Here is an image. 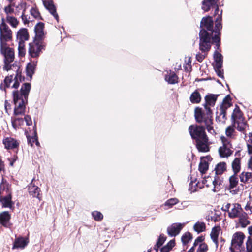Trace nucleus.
I'll return each mask as SVG.
<instances>
[{"label":"nucleus","instance_id":"f257e3e1","mask_svg":"<svg viewBox=\"0 0 252 252\" xmlns=\"http://www.w3.org/2000/svg\"><path fill=\"white\" fill-rule=\"evenodd\" d=\"M221 17L219 15L216 19L215 27L213 28V20L211 16L202 18L201 24V30L199 33V49L202 51H209L211 46V41L215 43L217 50L220 48V31L222 28Z\"/></svg>","mask_w":252,"mask_h":252},{"label":"nucleus","instance_id":"f03ea898","mask_svg":"<svg viewBox=\"0 0 252 252\" xmlns=\"http://www.w3.org/2000/svg\"><path fill=\"white\" fill-rule=\"evenodd\" d=\"M31 84L25 83L22 86L20 91H13V101L15 104L14 114L21 115L25 110V104L27 102L28 96L31 90Z\"/></svg>","mask_w":252,"mask_h":252},{"label":"nucleus","instance_id":"7ed1b4c3","mask_svg":"<svg viewBox=\"0 0 252 252\" xmlns=\"http://www.w3.org/2000/svg\"><path fill=\"white\" fill-rule=\"evenodd\" d=\"M195 118L197 122L204 123L209 133L211 134L215 133V130L211 126L212 119L211 110H206V112H205L201 108L197 107L195 109Z\"/></svg>","mask_w":252,"mask_h":252},{"label":"nucleus","instance_id":"20e7f679","mask_svg":"<svg viewBox=\"0 0 252 252\" xmlns=\"http://www.w3.org/2000/svg\"><path fill=\"white\" fill-rule=\"evenodd\" d=\"M21 82V73L16 70L15 73L6 77L4 82L1 84L0 88L1 90L4 91L8 88L17 89Z\"/></svg>","mask_w":252,"mask_h":252},{"label":"nucleus","instance_id":"39448f33","mask_svg":"<svg viewBox=\"0 0 252 252\" xmlns=\"http://www.w3.org/2000/svg\"><path fill=\"white\" fill-rule=\"evenodd\" d=\"M245 237L244 234L241 232H237L233 235L230 247L231 252H244L243 240Z\"/></svg>","mask_w":252,"mask_h":252},{"label":"nucleus","instance_id":"423d86ee","mask_svg":"<svg viewBox=\"0 0 252 252\" xmlns=\"http://www.w3.org/2000/svg\"><path fill=\"white\" fill-rule=\"evenodd\" d=\"M0 51L4 57V69L8 71L11 68L10 63L14 59V52L12 48L8 47L6 43L0 44Z\"/></svg>","mask_w":252,"mask_h":252},{"label":"nucleus","instance_id":"0eeeda50","mask_svg":"<svg viewBox=\"0 0 252 252\" xmlns=\"http://www.w3.org/2000/svg\"><path fill=\"white\" fill-rule=\"evenodd\" d=\"M29 39L27 30L25 28L20 29L17 33L16 41L18 43V50L20 55H23L25 53V41Z\"/></svg>","mask_w":252,"mask_h":252},{"label":"nucleus","instance_id":"6e6552de","mask_svg":"<svg viewBox=\"0 0 252 252\" xmlns=\"http://www.w3.org/2000/svg\"><path fill=\"white\" fill-rule=\"evenodd\" d=\"M12 39V32L2 19L0 24V44L6 43Z\"/></svg>","mask_w":252,"mask_h":252},{"label":"nucleus","instance_id":"1a4fd4ad","mask_svg":"<svg viewBox=\"0 0 252 252\" xmlns=\"http://www.w3.org/2000/svg\"><path fill=\"white\" fill-rule=\"evenodd\" d=\"M232 119L233 120L234 124L236 128L240 131L245 130L247 126L246 122L242 117L239 109L235 108L232 115Z\"/></svg>","mask_w":252,"mask_h":252},{"label":"nucleus","instance_id":"9d476101","mask_svg":"<svg viewBox=\"0 0 252 252\" xmlns=\"http://www.w3.org/2000/svg\"><path fill=\"white\" fill-rule=\"evenodd\" d=\"M222 209L223 211L228 212V216L231 218L238 217L244 212L241 205L236 203H227L223 205Z\"/></svg>","mask_w":252,"mask_h":252},{"label":"nucleus","instance_id":"9b49d317","mask_svg":"<svg viewBox=\"0 0 252 252\" xmlns=\"http://www.w3.org/2000/svg\"><path fill=\"white\" fill-rule=\"evenodd\" d=\"M44 43L42 40L35 39L34 40L29 44V53L32 58L38 57L42 50L44 47Z\"/></svg>","mask_w":252,"mask_h":252},{"label":"nucleus","instance_id":"f8f14e48","mask_svg":"<svg viewBox=\"0 0 252 252\" xmlns=\"http://www.w3.org/2000/svg\"><path fill=\"white\" fill-rule=\"evenodd\" d=\"M220 139L222 143V146L219 149V155L221 158H227L233 153L231 150L232 148V145L228 138L224 136H221Z\"/></svg>","mask_w":252,"mask_h":252},{"label":"nucleus","instance_id":"ddd939ff","mask_svg":"<svg viewBox=\"0 0 252 252\" xmlns=\"http://www.w3.org/2000/svg\"><path fill=\"white\" fill-rule=\"evenodd\" d=\"M189 131L192 139L195 140L207 136L205 128L202 126H197L196 125H191L189 128Z\"/></svg>","mask_w":252,"mask_h":252},{"label":"nucleus","instance_id":"4468645a","mask_svg":"<svg viewBox=\"0 0 252 252\" xmlns=\"http://www.w3.org/2000/svg\"><path fill=\"white\" fill-rule=\"evenodd\" d=\"M202 184L207 187L213 186L212 190L214 192H216L220 189L221 180L218 176H207L202 180Z\"/></svg>","mask_w":252,"mask_h":252},{"label":"nucleus","instance_id":"2eb2a0df","mask_svg":"<svg viewBox=\"0 0 252 252\" xmlns=\"http://www.w3.org/2000/svg\"><path fill=\"white\" fill-rule=\"evenodd\" d=\"M196 148L199 152H207L209 151V145L211 144L207 136L196 140Z\"/></svg>","mask_w":252,"mask_h":252},{"label":"nucleus","instance_id":"dca6fc26","mask_svg":"<svg viewBox=\"0 0 252 252\" xmlns=\"http://www.w3.org/2000/svg\"><path fill=\"white\" fill-rule=\"evenodd\" d=\"M185 225V223H174L167 228V232L171 236H175L179 234Z\"/></svg>","mask_w":252,"mask_h":252},{"label":"nucleus","instance_id":"f3484780","mask_svg":"<svg viewBox=\"0 0 252 252\" xmlns=\"http://www.w3.org/2000/svg\"><path fill=\"white\" fill-rule=\"evenodd\" d=\"M3 144L5 148L8 150L17 148L19 144L17 140L11 137H4L3 139Z\"/></svg>","mask_w":252,"mask_h":252},{"label":"nucleus","instance_id":"a211bd4d","mask_svg":"<svg viewBox=\"0 0 252 252\" xmlns=\"http://www.w3.org/2000/svg\"><path fill=\"white\" fill-rule=\"evenodd\" d=\"M218 97V95L210 94L205 96V104L204 108L205 110H211L210 107L214 106Z\"/></svg>","mask_w":252,"mask_h":252},{"label":"nucleus","instance_id":"6ab92c4d","mask_svg":"<svg viewBox=\"0 0 252 252\" xmlns=\"http://www.w3.org/2000/svg\"><path fill=\"white\" fill-rule=\"evenodd\" d=\"M44 25L43 23H38L35 27V39L42 40L44 36Z\"/></svg>","mask_w":252,"mask_h":252},{"label":"nucleus","instance_id":"aec40b11","mask_svg":"<svg viewBox=\"0 0 252 252\" xmlns=\"http://www.w3.org/2000/svg\"><path fill=\"white\" fill-rule=\"evenodd\" d=\"M44 4L57 21H58L59 16L56 12V8L55 6L53 5L52 1H49L48 0H45L44 1Z\"/></svg>","mask_w":252,"mask_h":252},{"label":"nucleus","instance_id":"412c9836","mask_svg":"<svg viewBox=\"0 0 252 252\" xmlns=\"http://www.w3.org/2000/svg\"><path fill=\"white\" fill-rule=\"evenodd\" d=\"M29 243V240L26 238H19L15 240L13 248L23 249Z\"/></svg>","mask_w":252,"mask_h":252},{"label":"nucleus","instance_id":"4be33fe9","mask_svg":"<svg viewBox=\"0 0 252 252\" xmlns=\"http://www.w3.org/2000/svg\"><path fill=\"white\" fill-rule=\"evenodd\" d=\"M236 174H234V175L231 176L229 179V189L230 190V192L233 194H235L236 192L235 190H231V189L234 188H236L238 183V178Z\"/></svg>","mask_w":252,"mask_h":252},{"label":"nucleus","instance_id":"5701e85b","mask_svg":"<svg viewBox=\"0 0 252 252\" xmlns=\"http://www.w3.org/2000/svg\"><path fill=\"white\" fill-rule=\"evenodd\" d=\"M28 189L31 195H32L33 197H36L40 200V198L39 197L40 189L38 187L31 184L29 187Z\"/></svg>","mask_w":252,"mask_h":252},{"label":"nucleus","instance_id":"b1692460","mask_svg":"<svg viewBox=\"0 0 252 252\" xmlns=\"http://www.w3.org/2000/svg\"><path fill=\"white\" fill-rule=\"evenodd\" d=\"M240 181L244 183H249L252 182V173L243 172L239 176Z\"/></svg>","mask_w":252,"mask_h":252},{"label":"nucleus","instance_id":"393cba45","mask_svg":"<svg viewBox=\"0 0 252 252\" xmlns=\"http://www.w3.org/2000/svg\"><path fill=\"white\" fill-rule=\"evenodd\" d=\"M226 110L224 108H220L216 113V119L219 122L224 123L226 120Z\"/></svg>","mask_w":252,"mask_h":252},{"label":"nucleus","instance_id":"a878e982","mask_svg":"<svg viewBox=\"0 0 252 252\" xmlns=\"http://www.w3.org/2000/svg\"><path fill=\"white\" fill-rule=\"evenodd\" d=\"M10 216L8 212L4 211L0 214V223L4 226H7Z\"/></svg>","mask_w":252,"mask_h":252},{"label":"nucleus","instance_id":"bb28decb","mask_svg":"<svg viewBox=\"0 0 252 252\" xmlns=\"http://www.w3.org/2000/svg\"><path fill=\"white\" fill-rule=\"evenodd\" d=\"M178 77L174 72H168L165 76V80L169 84H174L178 82Z\"/></svg>","mask_w":252,"mask_h":252},{"label":"nucleus","instance_id":"cd10ccee","mask_svg":"<svg viewBox=\"0 0 252 252\" xmlns=\"http://www.w3.org/2000/svg\"><path fill=\"white\" fill-rule=\"evenodd\" d=\"M220 230V227H215L212 229L210 234L211 238L212 241L215 244L216 247H218V238Z\"/></svg>","mask_w":252,"mask_h":252},{"label":"nucleus","instance_id":"c85d7f7f","mask_svg":"<svg viewBox=\"0 0 252 252\" xmlns=\"http://www.w3.org/2000/svg\"><path fill=\"white\" fill-rule=\"evenodd\" d=\"M0 201L3 207L11 208L12 207L11 197L10 194L0 197Z\"/></svg>","mask_w":252,"mask_h":252},{"label":"nucleus","instance_id":"c756f323","mask_svg":"<svg viewBox=\"0 0 252 252\" xmlns=\"http://www.w3.org/2000/svg\"><path fill=\"white\" fill-rule=\"evenodd\" d=\"M218 0H204L202 2V9L207 11L212 6L215 5Z\"/></svg>","mask_w":252,"mask_h":252},{"label":"nucleus","instance_id":"7c9ffc66","mask_svg":"<svg viewBox=\"0 0 252 252\" xmlns=\"http://www.w3.org/2000/svg\"><path fill=\"white\" fill-rule=\"evenodd\" d=\"M238 218H239V223L242 227H246L250 223L247 214L245 212H243Z\"/></svg>","mask_w":252,"mask_h":252},{"label":"nucleus","instance_id":"2f4dec72","mask_svg":"<svg viewBox=\"0 0 252 252\" xmlns=\"http://www.w3.org/2000/svg\"><path fill=\"white\" fill-rule=\"evenodd\" d=\"M37 65V62H32L28 64L27 66L26 71L27 74L28 76L32 77L34 73V70Z\"/></svg>","mask_w":252,"mask_h":252},{"label":"nucleus","instance_id":"473e14b6","mask_svg":"<svg viewBox=\"0 0 252 252\" xmlns=\"http://www.w3.org/2000/svg\"><path fill=\"white\" fill-rule=\"evenodd\" d=\"M214 58L215 61V64L214 66H217L218 68H221L222 64V55L216 51L214 53Z\"/></svg>","mask_w":252,"mask_h":252},{"label":"nucleus","instance_id":"72a5a7b5","mask_svg":"<svg viewBox=\"0 0 252 252\" xmlns=\"http://www.w3.org/2000/svg\"><path fill=\"white\" fill-rule=\"evenodd\" d=\"M193 229L198 233L204 232L206 230V224L203 222L198 221L194 224Z\"/></svg>","mask_w":252,"mask_h":252},{"label":"nucleus","instance_id":"f704fd0d","mask_svg":"<svg viewBox=\"0 0 252 252\" xmlns=\"http://www.w3.org/2000/svg\"><path fill=\"white\" fill-rule=\"evenodd\" d=\"M201 99L200 94L197 90L193 92L190 96V100L192 103H199Z\"/></svg>","mask_w":252,"mask_h":252},{"label":"nucleus","instance_id":"c9c22d12","mask_svg":"<svg viewBox=\"0 0 252 252\" xmlns=\"http://www.w3.org/2000/svg\"><path fill=\"white\" fill-rule=\"evenodd\" d=\"M226 169V163L224 162H220L215 167V173L217 175L222 174Z\"/></svg>","mask_w":252,"mask_h":252},{"label":"nucleus","instance_id":"e433bc0d","mask_svg":"<svg viewBox=\"0 0 252 252\" xmlns=\"http://www.w3.org/2000/svg\"><path fill=\"white\" fill-rule=\"evenodd\" d=\"M232 167L234 174H237L241 169L240 158H236L232 163Z\"/></svg>","mask_w":252,"mask_h":252},{"label":"nucleus","instance_id":"4c0bfd02","mask_svg":"<svg viewBox=\"0 0 252 252\" xmlns=\"http://www.w3.org/2000/svg\"><path fill=\"white\" fill-rule=\"evenodd\" d=\"M28 140L29 143L30 144L31 146H33V144L35 143L37 146H38L39 144V142L37 140V134L35 130L33 132V135L32 137L27 136Z\"/></svg>","mask_w":252,"mask_h":252},{"label":"nucleus","instance_id":"58836bf2","mask_svg":"<svg viewBox=\"0 0 252 252\" xmlns=\"http://www.w3.org/2000/svg\"><path fill=\"white\" fill-rule=\"evenodd\" d=\"M6 21L13 28H16L19 24L17 19L11 16L8 15L6 17Z\"/></svg>","mask_w":252,"mask_h":252},{"label":"nucleus","instance_id":"ea45409f","mask_svg":"<svg viewBox=\"0 0 252 252\" xmlns=\"http://www.w3.org/2000/svg\"><path fill=\"white\" fill-rule=\"evenodd\" d=\"M202 187L203 186L200 185V183H196L195 182L192 181L189 184V190L191 192H194L197 190L198 188L201 189Z\"/></svg>","mask_w":252,"mask_h":252},{"label":"nucleus","instance_id":"a19ab883","mask_svg":"<svg viewBox=\"0 0 252 252\" xmlns=\"http://www.w3.org/2000/svg\"><path fill=\"white\" fill-rule=\"evenodd\" d=\"M231 105V98L229 95H228L223 99L222 104L220 106V108H223L226 110L228 108L230 107Z\"/></svg>","mask_w":252,"mask_h":252},{"label":"nucleus","instance_id":"79ce46f5","mask_svg":"<svg viewBox=\"0 0 252 252\" xmlns=\"http://www.w3.org/2000/svg\"><path fill=\"white\" fill-rule=\"evenodd\" d=\"M235 130L233 126H228L225 130V134L227 137L229 138H233L234 137Z\"/></svg>","mask_w":252,"mask_h":252},{"label":"nucleus","instance_id":"37998d69","mask_svg":"<svg viewBox=\"0 0 252 252\" xmlns=\"http://www.w3.org/2000/svg\"><path fill=\"white\" fill-rule=\"evenodd\" d=\"M179 202L178 199L176 198H171L167 200L164 203L165 207L167 206L168 208L172 207L173 205L177 204Z\"/></svg>","mask_w":252,"mask_h":252},{"label":"nucleus","instance_id":"c03bdc74","mask_svg":"<svg viewBox=\"0 0 252 252\" xmlns=\"http://www.w3.org/2000/svg\"><path fill=\"white\" fill-rule=\"evenodd\" d=\"M92 215L94 219L96 221H100L103 219V218L102 214L99 211H94L92 213Z\"/></svg>","mask_w":252,"mask_h":252},{"label":"nucleus","instance_id":"a18cd8bd","mask_svg":"<svg viewBox=\"0 0 252 252\" xmlns=\"http://www.w3.org/2000/svg\"><path fill=\"white\" fill-rule=\"evenodd\" d=\"M191 234L189 232L185 233L182 237L181 240L184 244H186L191 239Z\"/></svg>","mask_w":252,"mask_h":252},{"label":"nucleus","instance_id":"49530a36","mask_svg":"<svg viewBox=\"0 0 252 252\" xmlns=\"http://www.w3.org/2000/svg\"><path fill=\"white\" fill-rule=\"evenodd\" d=\"M208 169V164L206 161H201L199 166V170L202 173H205Z\"/></svg>","mask_w":252,"mask_h":252},{"label":"nucleus","instance_id":"de8ad7c7","mask_svg":"<svg viewBox=\"0 0 252 252\" xmlns=\"http://www.w3.org/2000/svg\"><path fill=\"white\" fill-rule=\"evenodd\" d=\"M245 209L250 214H252V194L250 195L249 201L245 207Z\"/></svg>","mask_w":252,"mask_h":252},{"label":"nucleus","instance_id":"09e8293b","mask_svg":"<svg viewBox=\"0 0 252 252\" xmlns=\"http://www.w3.org/2000/svg\"><path fill=\"white\" fill-rule=\"evenodd\" d=\"M31 14L34 18L36 19H39L40 18V14L36 7H32L30 10Z\"/></svg>","mask_w":252,"mask_h":252},{"label":"nucleus","instance_id":"8fccbe9b","mask_svg":"<svg viewBox=\"0 0 252 252\" xmlns=\"http://www.w3.org/2000/svg\"><path fill=\"white\" fill-rule=\"evenodd\" d=\"M246 245V252H252V239L251 237H248Z\"/></svg>","mask_w":252,"mask_h":252},{"label":"nucleus","instance_id":"3c124183","mask_svg":"<svg viewBox=\"0 0 252 252\" xmlns=\"http://www.w3.org/2000/svg\"><path fill=\"white\" fill-rule=\"evenodd\" d=\"M208 250V246L205 243L199 244L198 247L196 252H206Z\"/></svg>","mask_w":252,"mask_h":252},{"label":"nucleus","instance_id":"603ef678","mask_svg":"<svg viewBox=\"0 0 252 252\" xmlns=\"http://www.w3.org/2000/svg\"><path fill=\"white\" fill-rule=\"evenodd\" d=\"M165 241V238L162 235H160L158 242H157L156 248H158V247H160L164 242Z\"/></svg>","mask_w":252,"mask_h":252},{"label":"nucleus","instance_id":"864d4df0","mask_svg":"<svg viewBox=\"0 0 252 252\" xmlns=\"http://www.w3.org/2000/svg\"><path fill=\"white\" fill-rule=\"evenodd\" d=\"M208 51H205V52L202 51V52L204 54L198 53V54H196V58L197 60L200 62H202L206 56L205 52H208Z\"/></svg>","mask_w":252,"mask_h":252},{"label":"nucleus","instance_id":"5fc2aeb1","mask_svg":"<svg viewBox=\"0 0 252 252\" xmlns=\"http://www.w3.org/2000/svg\"><path fill=\"white\" fill-rule=\"evenodd\" d=\"M11 5L13 6L18 7L20 3L21 2V0H7Z\"/></svg>","mask_w":252,"mask_h":252},{"label":"nucleus","instance_id":"6e6d98bb","mask_svg":"<svg viewBox=\"0 0 252 252\" xmlns=\"http://www.w3.org/2000/svg\"><path fill=\"white\" fill-rule=\"evenodd\" d=\"M23 120L22 119L17 118L12 122L13 126L16 128V127L18 125H20L21 123H23Z\"/></svg>","mask_w":252,"mask_h":252},{"label":"nucleus","instance_id":"4d7b16f0","mask_svg":"<svg viewBox=\"0 0 252 252\" xmlns=\"http://www.w3.org/2000/svg\"><path fill=\"white\" fill-rule=\"evenodd\" d=\"M204 239L202 237H198L195 241L193 245L194 247H197L199 246V244L203 243L202 241Z\"/></svg>","mask_w":252,"mask_h":252},{"label":"nucleus","instance_id":"13d9d810","mask_svg":"<svg viewBox=\"0 0 252 252\" xmlns=\"http://www.w3.org/2000/svg\"><path fill=\"white\" fill-rule=\"evenodd\" d=\"M214 68L218 76L220 78H223V72L221 70V68H218L217 66H214Z\"/></svg>","mask_w":252,"mask_h":252},{"label":"nucleus","instance_id":"bf43d9fd","mask_svg":"<svg viewBox=\"0 0 252 252\" xmlns=\"http://www.w3.org/2000/svg\"><path fill=\"white\" fill-rule=\"evenodd\" d=\"M10 4L4 8V11L7 14L11 13L13 12V9L12 8Z\"/></svg>","mask_w":252,"mask_h":252},{"label":"nucleus","instance_id":"052dcab7","mask_svg":"<svg viewBox=\"0 0 252 252\" xmlns=\"http://www.w3.org/2000/svg\"><path fill=\"white\" fill-rule=\"evenodd\" d=\"M24 118H25V121L26 122V124L28 126H30L32 124V120L29 116H26Z\"/></svg>","mask_w":252,"mask_h":252},{"label":"nucleus","instance_id":"680f3d73","mask_svg":"<svg viewBox=\"0 0 252 252\" xmlns=\"http://www.w3.org/2000/svg\"><path fill=\"white\" fill-rule=\"evenodd\" d=\"M247 146L249 154L251 156H252V145H251L249 143H247Z\"/></svg>","mask_w":252,"mask_h":252},{"label":"nucleus","instance_id":"e2e57ef3","mask_svg":"<svg viewBox=\"0 0 252 252\" xmlns=\"http://www.w3.org/2000/svg\"><path fill=\"white\" fill-rule=\"evenodd\" d=\"M175 245V242L173 240H171L170 242L168 243V244L166 245V246L170 249L174 246Z\"/></svg>","mask_w":252,"mask_h":252},{"label":"nucleus","instance_id":"0e129e2a","mask_svg":"<svg viewBox=\"0 0 252 252\" xmlns=\"http://www.w3.org/2000/svg\"><path fill=\"white\" fill-rule=\"evenodd\" d=\"M248 169L252 170V157L251 156L248 163Z\"/></svg>","mask_w":252,"mask_h":252},{"label":"nucleus","instance_id":"69168bd1","mask_svg":"<svg viewBox=\"0 0 252 252\" xmlns=\"http://www.w3.org/2000/svg\"><path fill=\"white\" fill-rule=\"evenodd\" d=\"M170 249L166 245L160 250V252H169Z\"/></svg>","mask_w":252,"mask_h":252},{"label":"nucleus","instance_id":"338daca9","mask_svg":"<svg viewBox=\"0 0 252 252\" xmlns=\"http://www.w3.org/2000/svg\"><path fill=\"white\" fill-rule=\"evenodd\" d=\"M10 108V104L8 102L7 100L5 101V109L6 113H8V110Z\"/></svg>","mask_w":252,"mask_h":252},{"label":"nucleus","instance_id":"774afa93","mask_svg":"<svg viewBox=\"0 0 252 252\" xmlns=\"http://www.w3.org/2000/svg\"><path fill=\"white\" fill-rule=\"evenodd\" d=\"M249 139L248 140V143L252 144V131L249 133Z\"/></svg>","mask_w":252,"mask_h":252}]
</instances>
